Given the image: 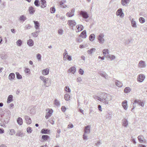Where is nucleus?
<instances>
[{"label": "nucleus", "instance_id": "nucleus-1", "mask_svg": "<svg viewBox=\"0 0 147 147\" xmlns=\"http://www.w3.org/2000/svg\"><path fill=\"white\" fill-rule=\"evenodd\" d=\"M103 95L104 96L102 97L101 98H100L99 97L96 96H94L93 97L94 98L95 100H99L101 102H102L105 104H108V100L107 98V94L104 93H103Z\"/></svg>", "mask_w": 147, "mask_h": 147}, {"label": "nucleus", "instance_id": "nucleus-2", "mask_svg": "<svg viewBox=\"0 0 147 147\" xmlns=\"http://www.w3.org/2000/svg\"><path fill=\"white\" fill-rule=\"evenodd\" d=\"M90 126L89 125L86 126L84 127V134L83 135V138L84 140H88L87 134L90 132Z\"/></svg>", "mask_w": 147, "mask_h": 147}, {"label": "nucleus", "instance_id": "nucleus-3", "mask_svg": "<svg viewBox=\"0 0 147 147\" xmlns=\"http://www.w3.org/2000/svg\"><path fill=\"white\" fill-rule=\"evenodd\" d=\"M40 78L41 80L43 82L44 86L45 87H48L50 86V85H47V82L48 80V78H47L42 76H40Z\"/></svg>", "mask_w": 147, "mask_h": 147}, {"label": "nucleus", "instance_id": "nucleus-4", "mask_svg": "<svg viewBox=\"0 0 147 147\" xmlns=\"http://www.w3.org/2000/svg\"><path fill=\"white\" fill-rule=\"evenodd\" d=\"M104 36V35L102 34H100L98 36L97 39L100 43L103 44L105 40Z\"/></svg>", "mask_w": 147, "mask_h": 147}, {"label": "nucleus", "instance_id": "nucleus-5", "mask_svg": "<svg viewBox=\"0 0 147 147\" xmlns=\"http://www.w3.org/2000/svg\"><path fill=\"white\" fill-rule=\"evenodd\" d=\"M46 111H47V113L45 116V118L47 119L51 116L52 113H53V111L52 109H47Z\"/></svg>", "mask_w": 147, "mask_h": 147}, {"label": "nucleus", "instance_id": "nucleus-6", "mask_svg": "<svg viewBox=\"0 0 147 147\" xmlns=\"http://www.w3.org/2000/svg\"><path fill=\"white\" fill-rule=\"evenodd\" d=\"M80 15L84 19H86L89 17L87 13L85 11H81L80 13Z\"/></svg>", "mask_w": 147, "mask_h": 147}, {"label": "nucleus", "instance_id": "nucleus-7", "mask_svg": "<svg viewBox=\"0 0 147 147\" xmlns=\"http://www.w3.org/2000/svg\"><path fill=\"white\" fill-rule=\"evenodd\" d=\"M145 78V76L144 75L140 74L138 77L137 80L140 82H142Z\"/></svg>", "mask_w": 147, "mask_h": 147}, {"label": "nucleus", "instance_id": "nucleus-8", "mask_svg": "<svg viewBox=\"0 0 147 147\" xmlns=\"http://www.w3.org/2000/svg\"><path fill=\"white\" fill-rule=\"evenodd\" d=\"M76 69L74 66L71 67L67 71L68 73L74 74L76 72Z\"/></svg>", "mask_w": 147, "mask_h": 147}, {"label": "nucleus", "instance_id": "nucleus-9", "mask_svg": "<svg viewBox=\"0 0 147 147\" xmlns=\"http://www.w3.org/2000/svg\"><path fill=\"white\" fill-rule=\"evenodd\" d=\"M75 9H71V11L68 12L66 13V15L69 17H71L74 15V13Z\"/></svg>", "mask_w": 147, "mask_h": 147}, {"label": "nucleus", "instance_id": "nucleus-10", "mask_svg": "<svg viewBox=\"0 0 147 147\" xmlns=\"http://www.w3.org/2000/svg\"><path fill=\"white\" fill-rule=\"evenodd\" d=\"M134 103H137L139 105H140L142 107L144 106V102H142L140 100L136 99L134 100Z\"/></svg>", "mask_w": 147, "mask_h": 147}, {"label": "nucleus", "instance_id": "nucleus-11", "mask_svg": "<svg viewBox=\"0 0 147 147\" xmlns=\"http://www.w3.org/2000/svg\"><path fill=\"white\" fill-rule=\"evenodd\" d=\"M116 14L117 16H119L120 17H123V15L124 14L122 12V9L120 8L119 9L117 12Z\"/></svg>", "mask_w": 147, "mask_h": 147}, {"label": "nucleus", "instance_id": "nucleus-12", "mask_svg": "<svg viewBox=\"0 0 147 147\" xmlns=\"http://www.w3.org/2000/svg\"><path fill=\"white\" fill-rule=\"evenodd\" d=\"M68 23L69 25L71 27H73L76 25V23L74 20H69L68 21Z\"/></svg>", "mask_w": 147, "mask_h": 147}, {"label": "nucleus", "instance_id": "nucleus-13", "mask_svg": "<svg viewBox=\"0 0 147 147\" xmlns=\"http://www.w3.org/2000/svg\"><path fill=\"white\" fill-rule=\"evenodd\" d=\"M138 66L140 67H145L146 65L144 61L141 60L139 63Z\"/></svg>", "mask_w": 147, "mask_h": 147}, {"label": "nucleus", "instance_id": "nucleus-14", "mask_svg": "<svg viewBox=\"0 0 147 147\" xmlns=\"http://www.w3.org/2000/svg\"><path fill=\"white\" fill-rule=\"evenodd\" d=\"M25 117L27 124H30L31 123L32 121L30 118L29 116H25Z\"/></svg>", "mask_w": 147, "mask_h": 147}, {"label": "nucleus", "instance_id": "nucleus-15", "mask_svg": "<svg viewBox=\"0 0 147 147\" xmlns=\"http://www.w3.org/2000/svg\"><path fill=\"white\" fill-rule=\"evenodd\" d=\"M127 101L126 100L123 101L122 102V106L124 109L125 110H126L127 108Z\"/></svg>", "mask_w": 147, "mask_h": 147}, {"label": "nucleus", "instance_id": "nucleus-16", "mask_svg": "<svg viewBox=\"0 0 147 147\" xmlns=\"http://www.w3.org/2000/svg\"><path fill=\"white\" fill-rule=\"evenodd\" d=\"M15 78V75L13 73H10L8 76V79L11 81L13 80Z\"/></svg>", "mask_w": 147, "mask_h": 147}, {"label": "nucleus", "instance_id": "nucleus-17", "mask_svg": "<svg viewBox=\"0 0 147 147\" xmlns=\"http://www.w3.org/2000/svg\"><path fill=\"white\" fill-rule=\"evenodd\" d=\"M17 121L18 124L20 125H22L23 123L22 119L20 117H19L17 119Z\"/></svg>", "mask_w": 147, "mask_h": 147}, {"label": "nucleus", "instance_id": "nucleus-18", "mask_svg": "<svg viewBox=\"0 0 147 147\" xmlns=\"http://www.w3.org/2000/svg\"><path fill=\"white\" fill-rule=\"evenodd\" d=\"M34 27L36 30L39 29L40 26L39 22L38 21H34Z\"/></svg>", "mask_w": 147, "mask_h": 147}, {"label": "nucleus", "instance_id": "nucleus-19", "mask_svg": "<svg viewBox=\"0 0 147 147\" xmlns=\"http://www.w3.org/2000/svg\"><path fill=\"white\" fill-rule=\"evenodd\" d=\"M138 138L139 142L143 143L145 142V140L143 136H139L138 137Z\"/></svg>", "mask_w": 147, "mask_h": 147}, {"label": "nucleus", "instance_id": "nucleus-20", "mask_svg": "<svg viewBox=\"0 0 147 147\" xmlns=\"http://www.w3.org/2000/svg\"><path fill=\"white\" fill-rule=\"evenodd\" d=\"M49 69L47 68L45 69H44L42 71V74L43 75H46L49 74Z\"/></svg>", "mask_w": 147, "mask_h": 147}, {"label": "nucleus", "instance_id": "nucleus-21", "mask_svg": "<svg viewBox=\"0 0 147 147\" xmlns=\"http://www.w3.org/2000/svg\"><path fill=\"white\" fill-rule=\"evenodd\" d=\"M122 125L125 127H126L128 125V121L126 119L122 120Z\"/></svg>", "mask_w": 147, "mask_h": 147}, {"label": "nucleus", "instance_id": "nucleus-22", "mask_svg": "<svg viewBox=\"0 0 147 147\" xmlns=\"http://www.w3.org/2000/svg\"><path fill=\"white\" fill-rule=\"evenodd\" d=\"M80 36L83 38H85L86 37V30H84L82 32L80 35Z\"/></svg>", "mask_w": 147, "mask_h": 147}, {"label": "nucleus", "instance_id": "nucleus-23", "mask_svg": "<svg viewBox=\"0 0 147 147\" xmlns=\"http://www.w3.org/2000/svg\"><path fill=\"white\" fill-rule=\"evenodd\" d=\"M76 27L77 30L76 32H77L80 31L83 29V26L82 25H79L77 26Z\"/></svg>", "mask_w": 147, "mask_h": 147}, {"label": "nucleus", "instance_id": "nucleus-24", "mask_svg": "<svg viewBox=\"0 0 147 147\" xmlns=\"http://www.w3.org/2000/svg\"><path fill=\"white\" fill-rule=\"evenodd\" d=\"M29 11L30 14H33L35 11L34 8L32 6L30 7L29 8Z\"/></svg>", "mask_w": 147, "mask_h": 147}, {"label": "nucleus", "instance_id": "nucleus-25", "mask_svg": "<svg viewBox=\"0 0 147 147\" xmlns=\"http://www.w3.org/2000/svg\"><path fill=\"white\" fill-rule=\"evenodd\" d=\"M99 73L102 76L104 77L105 78H107L108 75L105 72L103 71H100L99 72Z\"/></svg>", "mask_w": 147, "mask_h": 147}, {"label": "nucleus", "instance_id": "nucleus-26", "mask_svg": "<svg viewBox=\"0 0 147 147\" xmlns=\"http://www.w3.org/2000/svg\"><path fill=\"white\" fill-rule=\"evenodd\" d=\"M19 20L21 22H23L26 20V18L24 15H22L20 17Z\"/></svg>", "mask_w": 147, "mask_h": 147}, {"label": "nucleus", "instance_id": "nucleus-27", "mask_svg": "<svg viewBox=\"0 0 147 147\" xmlns=\"http://www.w3.org/2000/svg\"><path fill=\"white\" fill-rule=\"evenodd\" d=\"M27 43L29 46L32 47L34 45L33 41L31 39H29L28 40Z\"/></svg>", "mask_w": 147, "mask_h": 147}, {"label": "nucleus", "instance_id": "nucleus-28", "mask_svg": "<svg viewBox=\"0 0 147 147\" xmlns=\"http://www.w3.org/2000/svg\"><path fill=\"white\" fill-rule=\"evenodd\" d=\"M13 96L12 95H10L8 96L7 102L8 103H10L13 101Z\"/></svg>", "mask_w": 147, "mask_h": 147}, {"label": "nucleus", "instance_id": "nucleus-29", "mask_svg": "<svg viewBox=\"0 0 147 147\" xmlns=\"http://www.w3.org/2000/svg\"><path fill=\"white\" fill-rule=\"evenodd\" d=\"M70 95L67 94H65L64 96V98L65 100L69 101L70 99Z\"/></svg>", "mask_w": 147, "mask_h": 147}, {"label": "nucleus", "instance_id": "nucleus-30", "mask_svg": "<svg viewBox=\"0 0 147 147\" xmlns=\"http://www.w3.org/2000/svg\"><path fill=\"white\" fill-rule=\"evenodd\" d=\"M115 84L116 86L119 87H121L122 86V84L118 80L115 81Z\"/></svg>", "mask_w": 147, "mask_h": 147}, {"label": "nucleus", "instance_id": "nucleus-31", "mask_svg": "<svg viewBox=\"0 0 147 147\" xmlns=\"http://www.w3.org/2000/svg\"><path fill=\"white\" fill-rule=\"evenodd\" d=\"M95 35L94 34H90L89 37V39L91 41H93L95 39Z\"/></svg>", "mask_w": 147, "mask_h": 147}, {"label": "nucleus", "instance_id": "nucleus-32", "mask_svg": "<svg viewBox=\"0 0 147 147\" xmlns=\"http://www.w3.org/2000/svg\"><path fill=\"white\" fill-rule=\"evenodd\" d=\"M41 1L42 4V5L41 6V7L42 8H45L47 5L46 1L45 0H41Z\"/></svg>", "mask_w": 147, "mask_h": 147}, {"label": "nucleus", "instance_id": "nucleus-33", "mask_svg": "<svg viewBox=\"0 0 147 147\" xmlns=\"http://www.w3.org/2000/svg\"><path fill=\"white\" fill-rule=\"evenodd\" d=\"M96 49L95 48H92L90 50H88L87 52L88 54H91L95 52Z\"/></svg>", "mask_w": 147, "mask_h": 147}, {"label": "nucleus", "instance_id": "nucleus-34", "mask_svg": "<svg viewBox=\"0 0 147 147\" xmlns=\"http://www.w3.org/2000/svg\"><path fill=\"white\" fill-rule=\"evenodd\" d=\"M131 26L133 27L136 28L137 27L136 22L133 19H132L131 20Z\"/></svg>", "mask_w": 147, "mask_h": 147}, {"label": "nucleus", "instance_id": "nucleus-35", "mask_svg": "<svg viewBox=\"0 0 147 147\" xmlns=\"http://www.w3.org/2000/svg\"><path fill=\"white\" fill-rule=\"evenodd\" d=\"M49 130L47 129H43L41 131V133L42 134H47L49 132Z\"/></svg>", "mask_w": 147, "mask_h": 147}, {"label": "nucleus", "instance_id": "nucleus-36", "mask_svg": "<svg viewBox=\"0 0 147 147\" xmlns=\"http://www.w3.org/2000/svg\"><path fill=\"white\" fill-rule=\"evenodd\" d=\"M40 32V30L38 31H36L32 33L31 34L34 37H36L38 36V33Z\"/></svg>", "mask_w": 147, "mask_h": 147}, {"label": "nucleus", "instance_id": "nucleus-37", "mask_svg": "<svg viewBox=\"0 0 147 147\" xmlns=\"http://www.w3.org/2000/svg\"><path fill=\"white\" fill-rule=\"evenodd\" d=\"M22 43V41L21 40H18L16 42V44L18 46L20 47L21 46Z\"/></svg>", "mask_w": 147, "mask_h": 147}, {"label": "nucleus", "instance_id": "nucleus-38", "mask_svg": "<svg viewBox=\"0 0 147 147\" xmlns=\"http://www.w3.org/2000/svg\"><path fill=\"white\" fill-rule=\"evenodd\" d=\"M65 2H66V1H64V0L62 1H61L59 2V4L61 6V7H63L64 8H65L67 7V5H65V6L63 5L64 3H65Z\"/></svg>", "mask_w": 147, "mask_h": 147}, {"label": "nucleus", "instance_id": "nucleus-39", "mask_svg": "<svg viewBox=\"0 0 147 147\" xmlns=\"http://www.w3.org/2000/svg\"><path fill=\"white\" fill-rule=\"evenodd\" d=\"M24 134L23 133V132H21L20 131H18V132L16 134V135L17 136H18L19 137H22L24 136Z\"/></svg>", "mask_w": 147, "mask_h": 147}, {"label": "nucleus", "instance_id": "nucleus-40", "mask_svg": "<svg viewBox=\"0 0 147 147\" xmlns=\"http://www.w3.org/2000/svg\"><path fill=\"white\" fill-rule=\"evenodd\" d=\"M54 104L55 105L57 106H60V103L58 101L57 99H55L54 100Z\"/></svg>", "mask_w": 147, "mask_h": 147}, {"label": "nucleus", "instance_id": "nucleus-41", "mask_svg": "<svg viewBox=\"0 0 147 147\" xmlns=\"http://www.w3.org/2000/svg\"><path fill=\"white\" fill-rule=\"evenodd\" d=\"M129 0H121V4L123 5H125V4H127Z\"/></svg>", "mask_w": 147, "mask_h": 147}, {"label": "nucleus", "instance_id": "nucleus-42", "mask_svg": "<svg viewBox=\"0 0 147 147\" xmlns=\"http://www.w3.org/2000/svg\"><path fill=\"white\" fill-rule=\"evenodd\" d=\"M64 89L65 91L67 92H70L71 91V90L68 86H66L64 88Z\"/></svg>", "mask_w": 147, "mask_h": 147}, {"label": "nucleus", "instance_id": "nucleus-43", "mask_svg": "<svg viewBox=\"0 0 147 147\" xmlns=\"http://www.w3.org/2000/svg\"><path fill=\"white\" fill-rule=\"evenodd\" d=\"M132 40H133V39H127L125 40V42H124V43L126 45H128L129 43H130Z\"/></svg>", "mask_w": 147, "mask_h": 147}, {"label": "nucleus", "instance_id": "nucleus-44", "mask_svg": "<svg viewBox=\"0 0 147 147\" xmlns=\"http://www.w3.org/2000/svg\"><path fill=\"white\" fill-rule=\"evenodd\" d=\"M131 91L130 88L129 87H127L125 88L124 91L125 93H127Z\"/></svg>", "mask_w": 147, "mask_h": 147}, {"label": "nucleus", "instance_id": "nucleus-45", "mask_svg": "<svg viewBox=\"0 0 147 147\" xmlns=\"http://www.w3.org/2000/svg\"><path fill=\"white\" fill-rule=\"evenodd\" d=\"M67 54L68 53L67 51L66 50H65L63 54V59L65 61L66 60L65 55H68Z\"/></svg>", "mask_w": 147, "mask_h": 147}, {"label": "nucleus", "instance_id": "nucleus-46", "mask_svg": "<svg viewBox=\"0 0 147 147\" xmlns=\"http://www.w3.org/2000/svg\"><path fill=\"white\" fill-rule=\"evenodd\" d=\"M49 137V136L47 135H43L42 136V138L45 140H47Z\"/></svg>", "mask_w": 147, "mask_h": 147}, {"label": "nucleus", "instance_id": "nucleus-47", "mask_svg": "<svg viewBox=\"0 0 147 147\" xmlns=\"http://www.w3.org/2000/svg\"><path fill=\"white\" fill-rule=\"evenodd\" d=\"M16 77L17 79H22V77L21 75H20L19 73L16 72Z\"/></svg>", "mask_w": 147, "mask_h": 147}, {"label": "nucleus", "instance_id": "nucleus-48", "mask_svg": "<svg viewBox=\"0 0 147 147\" xmlns=\"http://www.w3.org/2000/svg\"><path fill=\"white\" fill-rule=\"evenodd\" d=\"M56 11V9L54 7H51L50 9V12L51 13H54Z\"/></svg>", "mask_w": 147, "mask_h": 147}, {"label": "nucleus", "instance_id": "nucleus-49", "mask_svg": "<svg viewBox=\"0 0 147 147\" xmlns=\"http://www.w3.org/2000/svg\"><path fill=\"white\" fill-rule=\"evenodd\" d=\"M36 57L38 61H40L41 60V56L39 53H38L36 55Z\"/></svg>", "mask_w": 147, "mask_h": 147}, {"label": "nucleus", "instance_id": "nucleus-50", "mask_svg": "<svg viewBox=\"0 0 147 147\" xmlns=\"http://www.w3.org/2000/svg\"><path fill=\"white\" fill-rule=\"evenodd\" d=\"M139 20L140 22L142 23H143L145 22V19L142 17L140 18Z\"/></svg>", "mask_w": 147, "mask_h": 147}, {"label": "nucleus", "instance_id": "nucleus-51", "mask_svg": "<svg viewBox=\"0 0 147 147\" xmlns=\"http://www.w3.org/2000/svg\"><path fill=\"white\" fill-rule=\"evenodd\" d=\"M27 131L28 133H32V130L31 129V127H28L27 128Z\"/></svg>", "mask_w": 147, "mask_h": 147}, {"label": "nucleus", "instance_id": "nucleus-52", "mask_svg": "<svg viewBox=\"0 0 147 147\" xmlns=\"http://www.w3.org/2000/svg\"><path fill=\"white\" fill-rule=\"evenodd\" d=\"M39 1L38 0H36L34 2L35 5L37 7H38L39 6Z\"/></svg>", "mask_w": 147, "mask_h": 147}, {"label": "nucleus", "instance_id": "nucleus-53", "mask_svg": "<svg viewBox=\"0 0 147 147\" xmlns=\"http://www.w3.org/2000/svg\"><path fill=\"white\" fill-rule=\"evenodd\" d=\"M109 53V52L107 53H103L104 56L107 58H110V56Z\"/></svg>", "mask_w": 147, "mask_h": 147}, {"label": "nucleus", "instance_id": "nucleus-54", "mask_svg": "<svg viewBox=\"0 0 147 147\" xmlns=\"http://www.w3.org/2000/svg\"><path fill=\"white\" fill-rule=\"evenodd\" d=\"M15 133V131L13 129H11L10 130L9 134L11 135H14Z\"/></svg>", "mask_w": 147, "mask_h": 147}, {"label": "nucleus", "instance_id": "nucleus-55", "mask_svg": "<svg viewBox=\"0 0 147 147\" xmlns=\"http://www.w3.org/2000/svg\"><path fill=\"white\" fill-rule=\"evenodd\" d=\"M78 72L79 73L81 74V75H83L84 74V70L82 69H79Z\"/></svg>", "mask_w": 147, "mask_h": 147}, {"label": "nucleus", "instance_id": "nucleus-56", "mask_svg": "<svg viewBox=\"0 0 147 147\" xmlns=\"http://www.w3.org/2000/svg\"><path fill=\"white\" fill-rule=\"evenodd\" d=\"M58 33L59 34L62 35L63 34V30L61 29H59L58 31Z\"/></svg>", "mask_w": 147, "mask_h": 147}, {"label": "nucleus", "instance_id": "nucleus-57", "mask_svg": "<svg viewBox=\"0 0 147 147\" xmlns=\"http://www.w3.org/2000/svg\"><path fill=\"white\" fill-rule=\"evenodd\" d=\"M31 27V26L29 24H28L24 28L25 29H30Z\"/></svg>", "mask_w": 147, "mask_h": 147}, {"label": "nucleus", "instance_id": "nucleus-58", "mask_svg": "<svg viewBox=\"0 0 147 147\" xmlns=\"http://www.w3.org/2000/svg\"><path fill=\"white\" fill-rule=\"evenodd\" d=\"M67 60L69 61H70L72 60V58L71 56L67 55Z\"/></svg>", "mask_w": 147, "mask_h": 147}, {"label": "nucleus", "instance_id": "nucleus-59", "mask_svg": "<svg viewBox=\"0 0 147 147\" xmlns=\"http://www.w3.org/2000/svg\"><path fill=\"white\" fill-rule=\"evenodd\" d=\"M102 144V143L99 140L95 144V145L97 146H100L101 144Z\"/></svg>", "mask_w": 147, "mask_h": 147}, {"label": "nucleus", "instance_id": "nucleus-60", "mask_svg": "<svg viewBox=\"0 0 147 147\" xmlns=\"http://www.w3.org/2000/svg\"><path fill=\"white\" fill-rule=\"evenodd\" d=\"M66 107L64 106H62L61 107V110L62 111H63V112H65L66 111Z\"/></svg>", "mask_w": 147, "mask_h": 147}, {"label": "nucleus", "instance_id": "nucleus-61", "mask_svg": "<svg viewBox=\"0 0 147 147\" xmlns=\"http://www.w3.org/2000/svg\"><path fill=\"white\" fill-rule=\"evenodd\" d=\"M109 52V51L108 49H104L103 50V53H107Z\"/></svg>", "mask_w": 147, "mask_h": 147}, {"label": "nucleus", "instance_id": "nucleus-62", "mask_svg": "<svg viewBox=\"0 0 147 147\" xmlns=\"http://www.w3.org/2000/svg\"><path fill=\"white\" fill-rule=\"evenodd\" d=\"M25 71L26 73H28L30 72V70L29 68H26L25 70Z\"/></svg>", "mask_w": 147, "mask_h": 147}, {"label": "nucleus", "instance_id": "nucleus-63", "mask_svg": "<svg viewBox=\"0 0 147 147\" xmlns=\"http://www.w3.org/2000/svg\"><path fill=\"white\" fill-rule=\"evenodd\" d=\"M5 112L7 113V115H10L11 112L9 110H6Z\"/></svg>", "mask_w": 147, "mask_h": 147}, {"label": "nucleus", "instance_id": "nucleus-64", "mask_svg": "<svg viewBox=\"0 0 147 147\" xmlns=\"http://www.w3.org/2000/svg\"><path fill=\"white\" fill-rule=\"evenodd\" d=\"M74 126L73 124H69L68 125V128H73Z\"/></svg>", "mask_w": 147, "mask_h": 147}]
</instances>
